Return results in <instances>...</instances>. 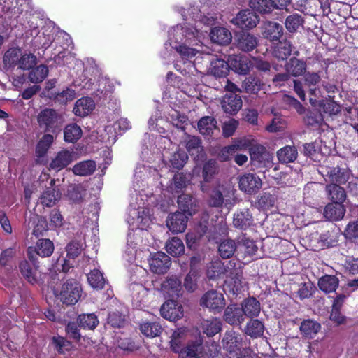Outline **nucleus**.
<instances>
[{
  "mask_svg": "<svg viewBox=\"0 0 358 358\" xmlns=\"http://www.w3.org/2000/svg\"><path fill=\"white\" fill-rule=\"evenodd\" d=\"M201 33L196 27L187 24L177 25L169 32V41L173 47L182 43L190 44L196 39L200 38Z\"/></svg>",
  "mask_w": 358,
  "mask_h": 358,
  "instance_id": "1",
  "label": "nucleus"
},
{
  "mask_svg": "<svg viewBox=\"0 0 358 358\" xmlns=\"http://www.w3.org/2000/svg\"><path fill=\"white\" fill-rule=\"evenodd\" d=\"M36 118L39 127L45 132L55 133L59 131L64 122L62 115L51 108L42 110Z\"/></svg>",
  "mask_w": 358,
  "mask_h": 358,
  "instance_id": "2",
  "label": "nucleus"
},
{
  "mask_svg": "<svg viewBox=\"0 0 358 358\" xmlns=\"http://www.w3.org/2000/svg\"><path fill=\"white\" fill-rule=\"evenodd\" d=\"M235 190L229 187L218 185L209 195L208 203L213 207L224 206L231 208L235 204Z\"/></svg>",
  "mask_w": 358,
  "mask_h": 358,
  "instance_id": "3",
  "label": "nucleus"
},
{
  "mask_svg": "<svg viewBox=\"0 0 358 358\" xmlns=\"http://www.w3.org/2000/svg\"><path fill=\"white\" fill-rule=\"evenodd\" d=\"M318 171L324 177L326 182H332L331 184H345L350 176L349 169L339 166L330 167L322 165L320 166Z\"/></svg>",
  "mask_w": 358,
  "mask_h": 358,
  "instance_id": "4",
  "label": "nucleus"
},
{
  "mask_svg": "<svg viewBox=\"0 0 358 358\" xmlns=\"http://www.w3.org/2000/svg\"><path fill=\"white\" fill-rule=\"evenodd\" d=\"M80 294V285L74 280H68L62 285L57 296L63 303L73 305L78 301Z\"/></svg>",
  "mask_w": 358,
  "mask_h": 358,
  "instance_id": "5",
  "label": "nucleus"
},
{
  "mask_svg": "<svg viewBox=\"0 0 358 358\" xmlns=\"http://www.w3.org/2000/svg\"><path fill=\"white\" fill-rule=\"evenodd\" d=\"M225 280V287L233 294H238L246 285V282L243 278L242 271L240 268H235V264L233 263L231 269H229Z\"/></svg>",
  "mask_w": 358,
  "mask_h": 358,
  "instance_id": "6",
  "label": "nucleus"
},
{
  "mask_svg": "<svg viewBox=\"0 0 358 358\" xmlns=\"http://www.w3.org/2000/svg\"><path fill=\"white\" fill-rule=\"evenodd\" d=\"M27 256L32 263V268L28 261L24 259L19 264V268L23 277L30 283L34 284L37 281L36 270L38 268L37 258L33 253V248L29 247L27 249Z\"/></svg>",
  "mask_w": 358,
  "mask_h": 358,
  "instance_id": "7",
  "label": "nucleus"
},
{
  "mask_svg": "<svg viewBox=\"0 0 358 358\" xmlns=\"http://www.w3.org/2000/svg\"><path fill=\"white\" fill-rule=\"evenodd\" d=\"M82 245L79 242L72 241L66 246V258H59L57 262V266L59 269L62 267V271L64 273L69 271L72 267L73 260L82 252Z\"/></svg>",
  "mask_w": 358,
  "mask_h": 358,
  "instance_id": "8",
  "label": "nucleus"
},
{
  "mask_svg": "<svg viewBox=\"0 0 358 358\" xmlns=\"http://www.w3.org/2000/svg\"><path fill=\"white\" fill-rule=\"evenodd\" d=\"M201 305L213 311L220 312L225 306V300L222 294L210 290L201 297Z\"/></svg>",
  "mask_w": 358,
  "mask_h": 358,
  "instance_id": "9",
  "label": "nucleus"
},
{
  "mask_svg": "<svg viewBox=\"0 0 358 358\" xmlns=\"http://www.w3.org/2000/svg\"><path fill=\"white\" fill-rule=\"evenodd\" d=\"M249 153L252 163L257 166H265L272 159L266 148L258 143L250 145Z\"/></svg>",
  "mask_w": 358,
  "mask_h": 358,
  "instance_id": "10",
  "label": "nucleus"
},
{
  "mask_svg": "<svg viewBox=\"0 0 358 358\" xmlns=\"http://www.w3.org/2000/svg\"><path fill=\"white\" fill-rule=\"evenodd\" d=\"M239 188L241 191L252 194L257 193L262 187L261 178L254 173H246L241 176L238 181Z\"/></svg>",
  "mask_w": 358,
  "mask_h": 358,
  "instance_id": "11",
  "label": "nucleus"
},
{
  "mask_svg": "<svg viewBox=\"0 0 358 358\" xmlns=\"http://www.w3.org/2000/svg\"><path fill=\"white\" fill-rule=\"evenodd\" d=\"M259 20V17L250 10L240 11L236 16L231 20V22L242 29H252L257 26Z\"/></svg>",
  "mask_w": 358,
  "mask_h": 358,
  "instance_id": "12",
  "label": "nucleus"
},
{
  "mask_svg": "<svg viewBox=\"0 0 358 358\" xmlns=\"http://www.w3.org/2000/svg\"><path fill=\"white\" fill-rule=\"evenodd\" d=\"M162 316L170 321H175L183 316V308L181 304L174 300L166 301L160 309Z\"/></svg>",
  "mask_w": 358,
  "mask_h": 358,
  "instance_id": "13",
  "label": "nucleus"
},
{
  "mask_svg": "<svg viewBox=\"0 0 358 358\" xmlns=\"http://www.w3.org/2000/svg\"><path fill=\"white\" fill-rule=\"evenodd\" d=\"M228 59L229 68L241 75H246L252 66L251 60L245 55H233Z\"/></svg>",
  "mask_w": 358,
  "mask_h": 358,
  "instance_id": "14",
  "label": "nucleus"
},
{
  "mask_svg": "<svg viewBox=\"0 0 358 358\" xmlns=\"http://www.w3.org/2000/svg\"><path fill=\"white\" fill-rule=\"evenodd\" d=\"M187 224V217L184 213L176 212L170 214L166 219V226L173 234L185 231Z\"/></svg>",
  "mask_w": 358,
  "mask_h": 358,
  "instance_id": "15",
  "label": "nucleus"
},
{
  "mask_svg": "<svg viewBox=\"0 0 358 358\" xmlns=\"http://www.w3.org/2000/svg\"><path fill=\"white\" fill-rule=\"evenodd\" d=\"M61 199V193L55 186L54 180L50 182V186L47 187L41 193L39 198L40 203L43 206L52 207Z\"/></svg>",
  "mask_w": 358,
  "mask_h": 358,
  "instance_id": "16",
  "label": "nucleus"
},
{
  "mask_svg": "<svg viewBox=\"0 0 358 358\" xmlns=\"http://www.w3.org/2000/svg\"><path fill=\"white\" fill-rule=\"evenodd\" d=\"M149 264L153 273L162 274L169 268L171 259L164 252H157L149 259Z\"/></svg>",
  "mask_w": 358,
  "mask_h": 358,
  "instance_id": "17",
  "label": "nucleus"
},
{
  "mask_svg": "<svg viewBox=\"0 0 358 358\" xmlns=\"http://www.w3.org/2000/svg\"><path fill=\"white\" fill-rule=\"evenodd\" d=\"M345 207L340 202L329 203L324 208L323 215L328 221H338L343 218L345 214Z\"/></svg>",
  "mask_w": 358,
  "mask_h": 358,
  "instance_id": "18",
  "label": "nucleus"
},
{
  "mask_svg": "<svg viewBox=\"0 0 358 358\" xmlns=\"http://www.w3.org/2000/svg\"><path fill=\"white\" fill-rule=\"evenodd\" d=\"M242 99L240 96L230 93L222 97L221 106L227 113L234 115L239 111L242 107Z\"/></svg>",
  "mask_w": 358,
  "mask_h": 358,
  "instance_id": "19",
  "label": "nucleus"
},
{
  "mask_svg": "<svg viewBox=\"0 0 358 358\" xmlns=\"http://www.w3.org/2000/svg\"><path fill=\"white\" fill-rule=\"evenodd\" d=\"M233 263L230 261L226 266L219 259L211 262L206 271V275L210 279H215L221 275H227L229 269H231Z\"/></svg>",
  "mask_w": 358,
  "mask_h": 358,
  "instance_id": "20",
  "label": "nucleus"
},
{
  "mask_svg": "<svg viewBox=\"0 0 358 358\" xmlns=\"http://www.w3.org/2000/svg\"><path fill=\"white\" fill-rule=\"evenodd\" d=\"M241 337L234 331L226 332L222 339L223 348L229 353L240 351L241 348Z\"/></svg>",
  "mask_w": 358,
  "mask_h": 358,
  "instance_id": "21",
  "label": "nucleus"
},
{
  "mask_svg": "<svg viewBox=\"0 0 358 358\" xmlns=\"http://www.w3.org/2000/svg\"><path fill=\"white\" fill-rule=\"evenodd\" d=\"M217 172L218 165L215 160L210 159L204 163L202 170L203 181L201 183V189L203 192L207 190V187L204 183L210 182Z\"/></svg>",
  "mask_w": 358,
  "mask_h": 358,
  "instance_id": "22",
  "label": "nucleus"
},
{
  "mask_svg": "<svg viewBox=\"0 0 358 358\" xmlns=\"http://www.w3.org/2000/svg\"><path fill=\"white\" fill-rule=\"evenodd\" d=\"M178 203L184 213L188 215H194L199 209L198 201L189 194L178 196Z\"/></svg>",
  "mask_w": 358,
  "mask_h": 358,
  "instance_id": "23",
  "label": "nucleus"
},
{
  "mask_svg": "<svg viewBox=\"0 0 358 358\" xmlns=\"http://www.w3.org/2000/svg\"><path fill=\"white\" fill-rule=\"evenodd\" d=\"M72 161V152L64 150L57 152L50 164V167L52 169L58 171L67 166Z\"/></svg>",
  "mask_w": 358,
  "mask_h": 358,
  "instance_id": "24",
  "label": "nucleus"
},
{
  "mask_svg": "<svg viewBox=\"0 0 358 358\" xmlns=\"http://www.w3.org/2000/svg\"><path fill=\"white\" fill-rule=\"evenodd\" d=\"M224 320L230 324H241L244 320L243 310L236 305L227 306L224 311Z\"/></svg>",
  "mask_w": 358,
  "mask_h": 358,
  "instance_id": "25",
  "label": "nucleus"
},
{
  "mask_svg": "<svg viewBox=\"0 0 358 358\" xmlns=\"http://www.w3.org/2000/svg\"><path fill=\"white\" fill-rule=\"evenodd\" d=\"M203 341L201 338L196 339L188 343L186 348L182 349L180 355L182 358H197L203 353Z\"/></svg>",
  "mask_w": 358,
  "mask_h": 358,
  "instance_id": "26",
  "label": "nucleus"
},
{
  "mask_svg": "<svg viewBox=\"0 0 358 358\" xmlns=\"http://www.w3.org/2000/svg\"><path fill=\"white\" fill-rule=\"evenodd\" d=\"M182 289L181 281L172 276L162 284V290L170 297H178Z\"/></svg>",
  "mask_w": 358,
  "mask_h": 358,
  "instance_id": "27",
  "label": "nucleus"
},
{
  "mask_svg": "<svg viewBox=\"0 0 358 358\" xmlns=\"http://www.w3.org/2000/svg\"><path fill=\"white\" fill-rule=\"evenodd\" d=\"M262 34L270 41H278L283 34V27L279 23L267 22L264 24Z\"/></svg>",
  "mask_w": 358,
  "mask_h": 358,
  "instance_id": "28",
  "label": "nucleus"
},
{
  "mask_svg": "<svg viewBox=\"0 0 358 358\" xmlns=\"http://www.w3.org/2000/svg\"><path fill=\"white\" fill-rule=\"evenodd\" d=\"M94 102L91 98L83 97L76 102L73 113L77 116L85 117L94 110Z\"/></svg>",
  "mask_w": 358,
  "mask_h": 358,
  "instance_id": "29",
  "label": "nucleus"
},
{
  "mask_svg": "<svg viewBox=\"0 0 358 358\" xmlns=\"http://www.w3.org/2000/svg\"><path fill=\"white\" fill-rule=\"evenodd\" d=\"M210 36L213 43L220 45L229 44L232 38L231 34L227 29L220 27L213 28Z\"/></svg>",
  "mask_w": 358,
  "mask_h": 358,
  "instance_id": "30",
  "label": "nucleus"
},
{
  "mask_svg": "<svg viewBox=\"0 0 358 358\" xmlns=\"http://www.w3.org/2000/svg\"><path fill=\"white\" fill-rule=\"evenodd\" d=\"M306 66V62L292 57L287 62L285 69L290 76L298 77L305 73Z\"/></svg>",
  "mask_w": 358,
  "mask_h": 358,
  "instance_id": "31",
  "label": "nucleus"
},
{
  "mask_svg": "<svg viewBox=\"0 0 358 358\" xmlns=\"http://www.w3.org/2000/svg\"><path fill=\"white\" fill-rule=\"evenodd\" d=\"M229 69V61L217 58L211 61L208 71L215 77H224L228 74Z\"/></svg>",
  "mask_w": 358,
  "mask_h": 358,
  "instance_id": "32",
  "label": "nucleus"
},
{
  "mask_svg": "<svg viewBox=\"0 0 358 358\" xmlns=\"http://www.w3.org/2000/svg\"><path fill=\"white\" fill-rule=\"evenodd\" d=\"M189 182V176L185 175L182 173H178L174 175L172 180L170 182L168 186L169 191L172 194L179 193L187 187Z\"/></svg>",
  "mask_w": 358,
  "mask_h": 358,
  "instance_id": "33",
  "label": "nucleus"
},
{
  "mask_svg": "<svg viewBox=\"0 0 358 358\" xmlns=\"http://www.w3.org/2000/svg\"><path fill=\"white\" fill-rule=\"evenodd\" d=\"M298 157V151L294 146L286 145L277 151L278 161L282 164L294 162Z\"/></svg>",
  "mask_w": 358,
  "mask_h": 358,
  "instance_id": "34",
  "label": "nucleus"
},
{
  "mask_svg": "<svg viewBox=\"0 0 358 358\" xmlns=\"http://www.w3.org/2000/svg\"><path fill=\"white\" fill-rule=\"evenodd\" d=\"M241 308L243 310V315L248 317H257L261 310L259 302L255 298L244 300Z\"/></svg>",
  "mask_w": 358,
  "mask_h": 358,
  "instance_id": "35",
  "label": "nucleus"
},
{
  "mask_svg": "<svg viewBox=\"0 0 358 358\" xmlns=\"http://www.w3.org/2000/svg\"><path fill=\"white\" fill-rule=\"evenodd\" d=\"M320 329V324L310 319L303 320L300 325L301 334L303 336L308 338H313Z\"/></svg>",
  "mask_w": 358,
  "mask_h": 358,
  "instance_id": "36",
  "label": "nucleus"
},
{
  "mask_svg": "<svg viewBox=\"0 0 358 358\" xmlns=\"http://www.w3.org/2000/svg\"><path fill=\"white\" fill-rule=\"evenodd\" d=\"M252 223V215L248 209L237 212L234 215L233 224L236 228L245 229Z\"/></svg>",
  "mask_w": 358,
  "mask_h": 358,
  "instance_id": "37",
  "label": "nucleus"
},
{
  "mask_svg": "<svg viewBox=\"0 0 358 358\" xmlns=\"http://www.w3.org/2000/svg\"><path fill=\"white\" fill-rule=\"evenodd\" d=\"M187 336V331L185 329H178L173 333L170 347L174 352L180 354L183 349L182 343Z\"/></svg>",
  "mask_w": 358,
  "mask_h": 358,
  "instance_id": "38",
  "label": "nucleus"
},
{
  "mask_svg": "<svg viewBox=\"0 0 358 358\" xmlns=\"http://www.w3.org/2000/svg\"><path fill=\"white\" fill-rule=\"evenodd\" d=\"M339 280L335 275H325L320 278L318 286L324 293H331L338 287Z\"/></svg>",
  "mask_w": 358,
  "mask_h": 358,
  "instance_id": "39",
  "label": "nucleus"
},
{
  "mask_svg": "<svg viewBox=\"0 0 358 358\" xmlns=\"http://www.w3.org/2000/svg\"><path fill=\"white\" fill-rule=\"evenodd\" d=\"M162 326L157 322H144L140 324V331L148 338L159 336L162 332Z\"/></svg>",
  "mask_w": 358,
  "mask_h": 358,
  "instance_id": "40",
  "label": "nucleus"
},
{
  "mask_svg": "<svg viewBox=\"0 0 358 358\" xmlns=\"http://www.w3.org/2000/svg\"><path fill=\"white\" fill-rule=\"evenodd\" d=\"M198 129L202 135L212 136L217 129V121L210 116L203 117L198 122Z\"/></svg>",
  "mask_w": 358,
  "mask_h": 358,
  "instance_id": "41",
  "label": "nucleus"
},
{
  "mask_svg": "<svg viewBox=\"0 0 358 358\" xmlns=\"http://www.w3.org/2000/svg\"><path fill=\"white\" fill-rule=\"evenodd\" d=\"M257 45V38L248 33H243L241 34L238 39L237 46L242 51H251L254 50Z\"/></svg>",
  "mask_w": 358,
  "mask_h": 358,
  "instance_id": "42",
  "label": "nucleus"
},
{
  "mask_svg": "<svg viewBox=\"0 0 358 358\" xmlns=\"http://www.w3.org/2000/svg\"><path fill=\"white\" fill-rule=\"evenodd\" d=\"M326 191L329 199L332 202H340L343 203L346 199V194L344 189L337 184H329L326 186Z\"/></svg>",
  "mask_w": 358,
  "mask_h": 358,
  "instance_id": "43",
  "label": "nucleus"
},
{
  "mask_svg": "<svg viewBox=\"0 0 358 358\" xmlns=\"http://www.w3.org/2000/svg\"><path fill=\"white\" fill-rule=\"evenodd\" d=\"M238 249L244 252L245 255L257 258L258 247L254 241L245 236L240 238L238 241Z\"/></svg>",
  "mask_w": 358,
  "mask_h": 358,
  "instance_id": "44",
  "label": "nucleus"
},
{
  "mask_svg": "<svg viewBox=\"0 0 358 358\" xmlns=\"http://www.w3.org/2000/svg\"><path fill=\"white\" fill-rule=\"evenodd\" d=\"M201 327L202 331L208 336H213L222 329L221 322L217 318H213L211 320H205L201 324Z\"/></svg>",
  "mask_w": 358,
  "mask_h": 358,
  "instance_id": "45",
  "label": "nucleus"
},
{
  "mask_svg": "<svg viewBox=\"0 0 358 358\" xmlns=\"http://www.w3.org/2000/svg\"><path fill=\"white\" fill-rule=\"evenodd\" d=\"M54 248V244L50 239H39L33 252L35 251L38 255L47 257L52 254Z\"/></svg>",
  "mask_w": 358,
  "mask_h": 358,
  "instance_id": "46",
  "label": "nucleus"
},
{
  "mask_svg": "<svg viewBox=\"0 0 358 358\" xmlns=\"http://www.w3.org/2000/svg\"><path fill=\"white\" fill-rule=\"evenodd\" d=\"M262 85L261 80L254 76L246 77L242 83V88L244 92L249 94L257 93L261 90Z\"/></svg>",
  "mask_w": 358,
  "mask_h": 358,
  "instance_id": "47",
  "label": "nucleus"
},
{
  "mask_svg": "<svg viewBox=\"0 0 358 358\" xmlns=\"http://www.w3.org/2000/svg\"><path fill=\"white\" fill-rule=\"evenodd\" d=\"M264 331V325L258 320H251L245 327V333L254 338L262 336Z\"/></svg>",
  "mask_w": 358,
  "mask_h": 358,
  "instance_id": "48",
  "label": "nucleus"
},
{
  "mask_svg": "<svg viewBox=\"0 0 358 358\" xmlns=\"http://www.w3.org/2000/svg\"><path fill=\"white\" fill-rule=\"evenodd\" d=\"M166 250L169 255L177 257L183 254L185 246L180 238L173 237L166 242Z\"/></svg>",
  "mask_w": 358,
  "mask_h": 358,
  "instance_id": "49",
  "label": "nucleus"
},
{
  "mask_svg": "<svg viewBox=\"0 0 358 358\" xmlns=\"http://www.w3.org/2000/svg\"><path fill=\"white\" fill-rule=\"evenodd\" d=\"M96 166V164L94 161H83L73 166V172L78 176H88L94 172Z\"/></svg>",
  "mask_w": 358,
  "mask_h": 358,
  "instance_id": "50",
  "label": "nucleus"
},
{
  "mask_svg": "<svg viewBox=\"0 0 358 358\" xmlns=\"http://www.w3.org/2000/svg\"><path fill=\"white\" fill-rule=\"evenodd\" d=\"M82 136V129L76 124H70L66 126L64 130V141L69 143L77 141Z\"/></svg>",
  "mask_w": 358,
  "mask_h": 358,
  "instance_id": "51",
  "label": "nucleus"
},
{
  "mask_svg": "<svg viewBox=\"0 0 358 358\" xmlns=\"http://www.w3.org/2000/svg\"><path fill=\"white\" fill-rule=\"evenodd\" d=\"M131 128L129 121L126 118H120L118 121L115 122L113 126H107L106 127V131L112 134V129L114 130V135H112L113 140H115L116 135L117 134H121L122 132Z\"/></svg>",
  "mask_w": 358,
  "mask_h": 358,
  "instance_id": "52",
  "label": "nucleus"
},
{
  "mask_svg": "<svg viewBox=\"0 0 358 358\" xmlns=\"http://www.w3.org/2000/svg\"><path fill=\"white\" fill-rule=\"evenodd\" d=\"M21 50L17 48H10L6 52L3 57V62L6 66L13 67L18 64Z\"/></svg>",
  "mask_w": 358,
  "mask_h": 358,
  "instance_id": "53",
  "label": "nucleus"
},
{
  "mask_svg": "<svg viewBox=\"0 0 358 358\" xmlns=\"http://www.w3.org/2000/svg\"><path fill=\"white\" fill-rule=\"evenodd\" d=\"M250 6L262 13H270L274 9L272 0H250Z\"/></svg>",
  "mask_w": 358,
  "mask_h": 358,
  "instance_id": "54",
  "label": "nucleus"
},
{
  "mask_svg": "<svg viewBox=\"0 0 358 358\" xmlns=\"http://www.w3.org/2000/svg\"><path fill=\"white\" fill-rule=\"evenodd\" d=\"M87 280L92 287L94 289H102L105 285V279L102 273L97 269L91 271L87 275Z\"/></svg>",
  "mask_w": 358,
  "mask_h": 358,
  "instance_id": "55",
  "label": "nucleus"
},
{
  "mask_svg": "<svg viewBox=\"0 0 358 358\" xmlns=\"http://www.w3.org/2000/svg\"><path fill=\"white\" fill-rule=\"evenodd\" d=\"M237 246L232 240H225L222 241L218 248V251L222 258L231 257L236 251Z\"/></svg>",
  "mask_w": 358,
  "mask_h": 358,
  "instance_id": "56",
  "label": "nucleus"
},
{
  "mask_svg": "<svg viewBox=\"0 0 358 358\" xmlns=\"http://www.w3.org/2000/svg\"><path fill=\"white\" fill-rule=\"evenodd\" d=\"M53 141L54 137L52 134H44L36 146V153L38 156H43L48 152Z\"/></svg>",
  "mask_w": 358,
  "mask_h": 358,
  "instance_id": "57",
  "label": "nucleus"
},
{
  "mask_svg": "<svg viewBox=\"0 0 358 358\" xmlns=\"http://www.w3.org/2000/svg\"><path fill=\"white\" fill-rule=\"evenodd\" d=\"M173 48L177 51L183 59H189L195 57L199 50L189 47L187 43L173 45Z\"/></svg>",
  "mask_w": 358,
  "mask_h": 358,
  "instance_id": "58",
  "label": "nucleus"
},
{
  "mask_svg": "<svg viewBox=\"0 0 358 358\" xmlns=\"http://www.w3.org/2000/svg\"><path fill=\"white\" fill-rule=\"evenodd\" d=\"M78 322L79 325L85 329H93L97 326L99 321L94 314L90 313L79 315Z\"/></svg>",
  "mask_w": 358,
  "mask_h": 358,
  "instance_id": "59",
  "label": "nucleus"
},
{
  "mask_svg": "<svg viewBox=\"0 0 358 358\" xmlns=\"http://www.w3.org/2000/svg\"><path fill=\"white\" fill-rule=\"evenodd\" d=\"M48 73V69L46 66L39 65L29 73V78L31 83H38L46 78Z\"/></svg>",
  "mask_w": 358,
  "mask_h": 358,
  "instance_id": "60",
  "label": "nucleus"
},
{
  "mask_svg": "<svg viewBox=\"0 0 358 358\" xmlns=\"http://www.w3.org/2000/svg\"><path fill=\"white\" fill-rule=\"evenodd\" d=\"M321 80V76L319 73L308 72L304 75L305 85L310 87V93L312 95H316L317 89L312 88L316 86Z\"/></svg>",
  "mask_w": 358,
  "mask_h": 358,
  "instance_id": "61",
  "label": "nucleus"
},
{
  "mask_svg": "<svg viewBox=\"0 0 358 358\" xmlns=\"http://www.w3.org/2000/svg\"><path fill=\"white\" fill-rule=\"evenodd\" d=\"M187 159L188 156L185 151L178 150L171 155L170 163L173 168L180 169L183 167Z\"/></svg>",
  "mask_w": 358,
  "mask_h": 358,
  "instance_id": "62",
  "label": "nucleus"
},
{
  "mask_svg": "<svg viewBox=\"0 0 358 358\" xmlns=\"http://www.w3.org/2000/svg\"><path fill=\"white\" fill-rule=\"evenodd\" d=\"M303 19L301 15L294 14L288 16L285 22L287 30L289 32H295L302 24Z\"/></svg>",
  "mask_w": 358,
  "mask_h": 358,
  "instance_id": "63",
  "label": "nucleus"
},
{
  "mask_svg": "<svg viewBox=\"0 0 358 358\" xmlns=\"http://www.w3.org/2000/svg\"><path fill=\"white\" fill-rule=\"evenodd\" d=\"M292 52V45L287 41H281L275 50V55L282 60L287 59Z\"/></svg>",
  "mask_w": 358,
  "mask_h": 358,
  "instance_id": "64",
  "label": "nucleus"
}]
</instances>
